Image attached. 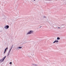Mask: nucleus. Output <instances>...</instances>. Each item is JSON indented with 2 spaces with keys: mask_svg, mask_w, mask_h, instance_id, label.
<instances>
[{
  "mask_svg": "<svg viewBox=\"0 0 66 66\" xmlns=\"http://www.w3.org/2000/svg\"><path fill=\"white\" fill-rule=\"evenodd\" d=\"M33 32V31H30L29 32L27 33V34H31V33H32Z\"/></svg>",
  "mask_w": 66,
  "mask_h": 66,
  "instance_id": "1",
  "label": "nucleus"
},
{
  "mask_svg": "<svg viewBox=\"0 0 66 66\" xmlns=\"http://www.w3.org/2000/svg\"><path fill=\"white\" fill-rule=\"evenodd\" d=\"M9 28V25H7L4 27V28L6 29H7Z\"/></svg>",
  "mask_w": 66,
  "mask_h": 66,
  "instance_id": "2",
  "label": "nucleus"
},
{
  "mask_svg": "<svg viewBox=\"0 0 66 66\" xmlns=\"http://www.w3.org/2000/svg\"><path fill=\"white\" fill-rule=\"evenodd\" d=\"M59 41L58 40H55L54 42L53 43H57Z\"/></svg>",
  "mask_w": 66,
  "mask_h": 66,
  "instance_id": "3",
  "label": "nucleus"
},
{
  "mask_svg": "<svg viewBox=\"0 0 66 66\" xmlns=\"http://www.w3.org/2000/svg\"><path fill=\"white\" fill-rule=\"evenodd\" d=\"M5 57H6V56H5L2 60H3V61H4V59H5Z\"/></svg>",
  "mask_w": 66,
  "mask_h": 66,
  "instance_id": "4",
  "label": "nucleus"
},
{
  "mask_svg": "<svg viewBox=\"0 0 66 66\" xmlns=\"http://www.w3.org/2000/svg\"><path fill=\"white\" fill-rule=\"evenodd\" d=\"M0 61H1V62H3V60L2 59L0 60Z\"/></svg>",
  "mask_w": 66,
  "mask_h": 66,
  "instance_id": "5",
  "label": "nucleus"
},
{
  "mask_svg": "<svg viewBox=\"0 0 66 66\" xmlns=\"http://www.w3.org/2000/svg\"><path fill=\"white\" fill-rule=\"evenodd\" d=\"M57 40H59V39H60V38L58 37L57 38Z\"/></svg>",
  "mask_w": 66,
  "mask_h": 66,
  "instance_id": "6",
  "label": "nucleus"
},
{
  "mask_svg": "<svg viewBox=\"0 0 66 66\" xmlns=\"http://www.w3.org/2000/svg\"><path fill=\"white\" fill-rule=\"evenodd\" d=\"M6 50L5 49V51L4 52V53H5V52H6Z\"/></svg>",
  "mask_w": 66,
  "mask_h": 66,
  "instance_id": "7",
  "label": "nucleus"
},
{
  "mask_svg": "<svg viewBox=\"0 0 66 66\" xmlns=\"http://www.w3.org/2000/svg\"><path fill=\"white\" fill-rule=\"evenodd\" d=\"M19 48V49H21V48L22 47H18Z\"/></svg>",
  "mask_w": 66,
  "mask_h": 66,
  "instance_id": "8",
  "label": "nucleus"
},
{
  "mask_svg": "<svg viewBox=\"0 0 66 66\" xmlns=\"http://www.w3.org/2000/svg\"><path fill=\"white\" fill-rule=\"evenodd\" d=\"M8 49V48L7 47L5 49H6V50H7Z\"/></svg>",
  "mask_w": 66,
  "mask_h": 66,
  "instance_id": "9",
  "label": "nucleus"
},
{
  "mask_svg": "<svg viewBox=\"0 0 66 66\" xmlns=\"http://www.w3.org/2000/svg\"><path fill=\"white\" fill-rule=\"evenodd\" d=\"M10 64H12V62H10Z\"/></svg>",
  "mask_w": 66,
  "mask_h": 66,
  "instance_id": "10",
  "label": "nucleus"
},
{
  "mask_svg": "<svg viewBox=\"0 0 66 66\" xmlns=\"http://www.w3.org/2000/svg\"><path fill=\"white\" fill-rule=\"evenodd\" d=\"M11 49L10 50V51H11Z\"/></svg>",
  "mask_w": 66,
  "mask_h": 66,
  "instance_id": "11",
  "label": "nucleus"
},
{
  "mask_svg": "<svg viewBox=\"0 0 66 66\" xmlns=\"http://www.w3.org/2000/svg\"><path fill=\"white\" fill-rule=\"evenodd\" d=\"M58 28H59V29H60V27H58Z\"/></svg>",
  "mask_w": 66,
  "mask_h": 66,
  "instance_id": "12",
  "label": "nucleus"
},
{
  "mask_svg": "<svg viewBox=\"0 0 66 66\" xmlns=\"http://www.w3.org/2000/svg\"><path fill=\"white\" fill-rule=\"evenodd\" d=\"M34 1H35V0H33Z\"/></svg>",
  "mask_w": 66,
  "mask_h": 66,
  "instance_id": "13",
  "label": "nucleus"
}]
</instances>
